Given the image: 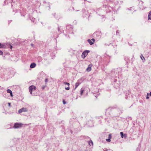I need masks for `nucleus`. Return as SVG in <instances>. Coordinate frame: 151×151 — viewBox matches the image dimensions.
Instances as JSON below:
<instances>
[{
    "label": "nucleus",
    "instance_id": "c03bdc74",
    "mask_svg": "<svg viewBox=\"0 0 151 151\" xmlns=\"http://www.w3.org/2000/svg\"><path fill=\"white\" fill-rule=\"evenodd\" d=\"M9 48L10 49H12V48H13V47H12V45H10V46H9Z\"/></svg>",
    "mask_w": 151,
    "mask_h": 151
},
{
    "label": "nucleus",
    "instance_id": "f8f14e48",
    "mask_svg": "<svg viewBox=\"0 0 151 151\" xmlns=\"http://www.w3.org/2000/svg\"><path fill=\"white\" fill-rule=\"evenodd\" d=\"M82 11L83 12V15L85 17H86L87 16H88V11H86L85 9H82Z\"/></svg>",
    "mask_w": 151,
    "mask_h": 151
},
{
    "label": "nucleus",
    "instance_id": "aec40b11",
    "mask_svg": "<svg viewBox=\"0 0 151 151\" xmlns=\"http://www.w3.org/2000/svg\"><path fill=\"white\" fill-rule=\"evenodd\" d=\"M148 17V20H151V11H150L149 13Z\"/></svg>",
    "mask_w": 151,
    "mask_h": 151
},
{
    "label": "nucleus",
    "instance_id": "a19ab883",
    "mask_svg": "<svg viewBox=\"0 0 151 151\" xmlns=\"http://www.w3.org/2000/svg\"><path fill=\"white\" fill-rule=\"evenodd\" d=\"M149 93H147V96H146V98L147 99H149Z\"/></svg>",
    "mask_w": 151,
    "mask_h": 151
},
{
    "label": "nucleus",
    "instance_id": "4468645a",
    "mask_svg": "<svg viewBox=\"0 0 151 151\" xmlns=\"http://www.w3.org/2000/svg\"><path fill=\"white\" fill-rule=\"evenodd\" d=\"M36 66V64L34 63H32L30 65V68H35Z\"/></svg>",
    "mask_w": 151,
    "mask_h": 151
},
{
    "label": "nucleus",
    "instance_id": "4be33fe9",
    "mask_svg": "<svg viewBox=\"0 0 151 151\" xmlns=\"http://www.w3.org/2000/svg\"><path fill=\"white\" fill-rule=\"evenodd\" d=\"M22 110L23 112H26L28 110V109L26 108H22Z\"/></svg>",
    "mask_w": 151,
    "mask_h": 151
},
{
    "label": "nucleus",
    "instance_id": "6e6552de",
    "mask_svg": "<svg viewBox=\"0 0 151 151\" xmlns=\"http://www.w3.org/2000/svg\"><path fill=\"white\" fill-rule=\"evenodd\" d=\"M23 124L21 123H15L14 124L13 128L14 129L19 128L22 127Z\"/></svg>",
    "mask_w": 151,
    "mask_h": 151
},
{
    "label": "nucleus",
    "instance_id": "9b49d317",
    "mask_svg": "<svg viewBox=\"0 0 151 151\" xmlns=\"http://www.w3.org/2000/svg\"><path fill=\"white\" fill-rule=\"evenodd\" d=\"M36 88V86L34 85H32L29 87V92L31 94H32V91L35 90Z\"/></svg>",
    "mask_w": 151,
    "mask_h": 151
},
{
    "label": "nucleus",
    "instance_id": "423d86ee",
    "mask_svg": "<svg viewBox=\"0 0 151 151\" xmlns=\"http://www.w3.org/2000/svg\"><path fill=\"white\" fill-rule=\"evenodd\" d=\"M82 137H84V140L86 139L87 140H88L87 142L90 146H93V142L89 137L86 136H83Z\"/></svg>",
    "mask_w": 151,
    "mask_h": 151
},
{
    "label": "nucleus",
    "instance_id": "72a5a7b5",
    "mask_svg": "<svg viewBox=\"0 0 151 151\" xmlns=\"http://www.w3.org/2000/svg\"><path fill=\"white\" fill-rule=\"evenodd\" d=\"M83 136H81L79 138V139L80 140H84V137H83Z\"/></svg>",
    "mask_w": 151,
    "mask_h": 151
},
{
    "label": "nucleus",
    "instance_id": "13d9d810",
    "mask_svg": "<svg viewBox=\"0 0 151 151\" xmlns=\"http://www.w3.org/2000/svg\"><path fill=\"white\" fill-rule=\"evenodd\" d=\"M0 87H1V86H0Z\"/></svg>",
    "mask_w": 151,
    "mask_h": 151
},
{
    "label": "nucleus",
    "instance_id": "bb28decb",
    "mask_svg": "<svg viewBox=\"0 0 151 151\" xmlns=\"http://www.w3.org/2000/svg\"><path fill=\"white\" fill-rule=\"evenodd\" d=\"M127 10H129V11H133L134 10V9L133 8V7H131L129 8H128L127 9Z\"/></svg>",
    "mask_w": 151,
    "mask_h": 151
},
{
    "label": "nucleus",
    "instance_id": "f704fd0d",
    "mask_svg": "<svg viewBox=\"0 0 151 151\" xmlns=\"http://www.w3.org/2000/svg\"><path fill=\"white\" fill-rule=\"evenodd\" d=\"M64 84L65 85H67L69 86L70 85V83H68L66 82H64Z\"/></svg>",
    "mask_w": 151,
    "mask_h": 151
},
{
    "label": "nucleus",
    "instance_id": "2eb2a0df",
    "mask_svg": "<svg viewBox=\"0 0 151 151\" xmlns=\"http://www.w3.org/2000/svg\"><path fill=\"white\" fill-rule=\"evenodd\" d=\"M6 47V46L4 43L0 42V48H5Z\"/></svg>",
    "mask_w": 151,
    "mask_h": 151
},
{
    "label": "nucleus",
    "instance_id": "de8ad7c7",
    "mask_svg": "<svg viewBox=\"0 0 151 151\" xmlns=\"http://www.w3.org/2000/svg\"><path fill=\"white\" fill-rule=\"evenodd\" d=\"M149 95H150V96H151V92L150 93H149Z\"/></svg>",
    "mask_w": 151,
    "mask_h": 151
},
{
    "label": "nucleus",
    "instance_id": "e433bc0d",
    "mask_svg": "<svg viewBox=\"0 0 151 151\" xmlns=\"http://www.w3.org/2000/svg\"><path fill=\"white\" fill-rule=\"evenodd\" d=\"M65 89L67 90H69L70 89V87L69 86L67 87H65Z\"/></svg>",
    "mask_w": 151,
    "mask_h": 151
},
{
    "label": "nucleus",
    "instance_id": "c756f323",
    "mask_svg": "<svg viewBox=\"0 0 151 151\" xmlns=\"http://www.w3.org/2000/svg\"><path fill=\"white\" fill-rule=\"evenodd\" d=\"M93 94H94V96H95V97L97 98V96L99 95V93H97V94H96V93H93Z\"/></svg>",
    "mask_w": 151,
    "mask_h": 151
},
{
    "label": "nucleus",
    "instance_id": "9d476101",
    "mask_svg": "<svg viewBox=\"0 0 151 151\" xmlns=\"http://www.w3.org/2000/svg\"><path fill=\"white\" fill-rule=\"evenodd\" d=\"M90 51L89 50H86L84 51L82 54L81 57L83 59H84L88 55V53Z\"/></svg>",
    "mask_w": 151,
    "mask_h": 151
},
{
    "label": "nucleus",
    "instance_id": "4d7b16f0",
    "mask_svg": "<svg viewBox=\"0 0 151 151\" xmlns=\"http://www.w3.org/2000/svg\"><path fill=\"white\" fill-rule=\"evenodd\" d=\"M133 59V58H132V59Z\"/></svg>",
    "mask_w": 151,
    "mask_h": 151
},
{
    "label": "nucleus",
    "instance_id": "473e14b6",
    "mask_svg": "<svg viewBox=\"0 0 151 151\" xmlns=\"http://www.w3.org/2000/svg\"><path fill=\"white\" fill-rule=\"evenodd\" d=\"M63 104H65L67 103L66 101L64 99H63Z\"/></svg>",
    "mask_w": 151,
    "mask_h": 151
},
{
    "label": "nucleus",
    "instance_id": "c9c22d12",
    "mask_svg": "<svg viewBox=\"0 0 151 151\" xmlns=\"http://www.w3.org/2000/svg\"><path fill=\"white\" fill-rule=\"evenodd\" d=\"M46 85H43V86H42V89H45V88L46 87Z\"/></svg>",
    "mask_w": 151,
    "mask_h": 151
},
{
    "label": "nucleus",
    "instance_id": "cd10ccee",
    "mask_svg": "<svg viewBox=\"0 0 151 151\" xmlns=\"http://www.w3.org/2000/svg\"><path fill=\"white\" fill-rule=\"evenodd\" d=\"M30 19L33 22H35V18L30 17Z\"/></svg>",
    "mask_w": 151,
    "mask_h": 151
},
{
    "label": "nucleus",
    "instance_id": "6e6d98bb",
    "mask_svg": "<svg viewBox=\"0 0 151 151\" xmlns=\"http://www.w3.org/2000/svg\"><path fill=\"white\" fill-rule=\"evenodd\" d=\"M90 15H88V17H90Z\"/></svg>",
    "mask_w": 151,
    "mask_h": 151
},
{
    "label": "nucleus",
    "instance_id": "f257e3e1",
    "mask_svg": "<svg viewBox=\"0 0 151 151\" xmlns=\"http://www.w3.org/2000/svg\"><path fill=\"white\" fill-rule=\"evenodd\" d=\"M109 3L107 5H104L103 6V9L98 8L96 10V13L99 15L104 17L103 14L105 12L106 13L110 12L111 10L115 11L116 9V6L118 5V1L117 0H109Z\"/></svg>",
    "mask_w": 151,
    "mask_h": 151
},
{
    "label": "nucleus",
    "instance_id": "09e8293b",
    "mask_svg": "<svg viewBox=\"0 0 151 151\" xmlns=\"http://www.w3.org/2000/svg\"><path fill=\"white\" fill-rule=\"evenodd\" d=\"M12 20L9 21V23L11 22H12Z\"/></svg>",
    "mask_w": 151,
    "mask_h": 151
},
{
    "label": "nucleus",
    "instance_id": "39448f33",
    "mask_svg": "<svg viewBox=\"0 0 151 151\" xmlns=\"http://www.w3.org/2000/svg\"><path fill=\"white\" fill-rule=\"evenodd\" d=\"M119 71H121L120 68H117L114 70V71H112L111 72V73L113 76L116 78H117V77L119 75Z\"/></svg>",
    "mask_w": 151,
    "mask_h": 151
},
{
    "label": "nucleus",
    "instance_id": "b1692460",
    "mask_svg": "<svg viewBox=\"0 0 151 151\" xmlns=\"http://www.w3.org/2000/svg\"><path fill=\"white\" fill-rule=\"evenodd\" d=\"M84 91V90L83 88H82L81 89L80 91V95L81 96H82L83 93V92Z\"/></svg>",
    "mask_w": 151,
    "mask_h": 151
},
{
    "label": "nucleus",
    "instance_id": "603ef678",
    "mask_svg": "<svg viewBox=\"0 0 151 151\" xmlns=\"http://www.w3.org/2000/svg\"><path fill=\"white\" fill-rule=\"evenodd\" d=\"M49 9H50V6H49Z\"/></svg>",
    "mask_w": 151,
    "mask_h": 151
},
{
    "label": "nucleus",
    "instance_id": "ddd939ff",
    "mask_svg": "<svg viewBox=\"0 0 151 151\" xmlns=\"http://www.w3.org/2000/svg\"><path fill=\"white\" fill-rule=\"evenodd\" d=\"M120 134L121 136V137L122 138H124L126 139L127 137V135L126 134H124L123 132H120Z\"/></svg>",
    "mask_w": 151,
    "mask_h": 151
},
{
    "label": "nucleus",
    "instance_id": "a211bd4d",
    "mask_svg": "<svg viewBox=\"0 0 151 151\" xmlns=\"http://www.w3.org/2000/svg\"><path fill=\"white\" fill-rule=\"evenodd\" d=\"M91 65H89L87 67V68L86 69V70L88 72H89L90 71L91 69Z\"/></svg>",
    "mask_w": 151,
    "mask_h": 151
},
{
    "label": "nucleus",
    "instance_id": "a878e982",
    "mask_svg": "<svg viewBox=\"0 0 151 151\" xmlns=\"http://www.w3.org/2000/svg\"><path fill=\"white\" fill-rule=\"evenodd\" d=\"M58 34H60L62 32L60 31V28L59 27H58Z\"/></svg>",
    "mask_w": 151,
    "mask_h": 151
},
{
    "label": "nucleus",
    "instance_id": "3c124183",
    "mask_svg": "<svg viewBox=\"0 0 151 151\" xmlns=\"http://www.w3.org/2000/svg\"><path fill=\"white\" fill-rule=\"evenodd\" d=\"M34 45V44H31V45L32 46H33Z\"/></svg>",
    "mask_w": 151,
    "mask_h": 151
},
{
    "label": "nucleus",
    "instance_id": "7ed1b4c3",
    "mask_svg": "<svg viewBox=\"0 0 151 151\" xmlns=\"http://www.w3.org/2000/svg\"><path fill=\"white\" fill-rule=\"evenodd\" d=\"M101 33L100 31H96L93 34L92 37L96 40H99L101 37Z\"/></svg>",
    "mask_w": 151,
    "mask_h": 151
},
{
    "label": "nucleus",
    "instance_id": "f03ea898",
    "mask_svg": "<svg viewBox=\"0 0 151 151\" xmlns=\"http://www.w3.org/2000/svg\"><path fill=\"white\" fill-rule=\"evenodd\" d=\"M112 80L113 81L112 83L113 86L116 88L119 87L120 85V82L119 78V77L116 78V79H114Z\"/></svg>",
    "mask_w": 151,
    "mask_h": 151
},
{
    "label": "nucleus",
    "instance_id": "20e7f679",
    "mask_svg": "<svg viewBox=\"0 0 151 151\" xmlns=\"http://www.w3.org/2000/svg\"><path fill=\"white\" fill-rule=\"evenodd\" d=\"M66 31L67 33H71L72 34H74V33L73 32V28L71 25H67L66 26Z\"/></svg>",
    "mask_w": 151,
    "mask_h": 151
},
{
    "label": "nucleus",
    "instance_id": "c85d7f7f",
    "mask_svg": "<svg viewBox=\"0 0 151 151\" xmlns=\"http://www.w3.org/2000/svg\"><path fill=\"white\" fill-rule=\"evenodd\" d=\"M20 14L21 16H24L26 14L25 13H22L21 12H20Z\"/></svg>",
    "mask_w": 151,
    "mask_h": 151
},
{
    "label": "nucleus",
    "instance_id": "49530a36",
    "mask_svg": "<svg viewBox=\"0 0 151 151\" xmlns=\"http://www.w3.org/2000/svg\"><path fill=\"white\" fill-rule=\"evenodd\" d=\"M70 132L71 133V134H73V131H72V130H70Z\"/></svg>",
    "mask_w": 151,
    "mask_h": 151
},
{
    "label": "nucleus",
    "instance_id": "393cba45",
    "mask_svg": "<svg viewBox=\"0 0 151 151\" xmlns=\"http://www.w3.org/2000/svg\"><path fill=\"white\" fill-rule=\"evenodd\" d=\"M37 60H38V62H41L42 60V58L40 56H38L37 57Z\"/></svg>",
    "mask_w": 151,
    "mask_h": 151
},
{
    "label": "nucleus",
    "instance_id": "7c9ffc66",
    "mask_svg": "<svg viewBox=\"0 0 151 151\" xmlns=\"http://www.w3.org/2000/svg\"><path fill=\"white\" fill-rule=\"evenodd\" d=\"M22 112H23V111H22V108L21 109H19L18 111V113L19 114L21 113Z\"/></svg>",
    "mask_w": 151,
    "mask_h": 151
},
{
    "label": "nucleus",
    "instance_id": "ea45409f",
    "mask_svg": "<svg viewBox=\"0 0 151 151\" xmlns=\"http://www.w3.org/2000/svg\"><path fill=\"white\" fill-rule=\"evenodd\" d=\"M3 54V52L2 51L0 50V55H2Z\"/></svg>",
    "mask_w": 151,
    "mask_h": 151
},
{
    "label": "nucleus",
    "instance_id": "37998d69",
    "mask_svg": "<svg viewBox=\"0 0 151 151\" xmlns=\"http://www.w3.org/2000/svg\"><path fill=\"white\" fill-rule=\"evenodd\" d=\"M48 81V78H46L45 79V82H46V83H47V82Z\"/></svg>",
    "mask_w": 151,
    "mask_h": 151
},
{
    "label": "nucleus",
    "instance_id": "5fc2aeb1",
    "mask_svg": "<svg viewBox=\"0 0 151 151\" xmlns=\"http://www.w3.org/2000/svg\"><path fill=\"white\" fill-rule=\"evenodd\" d=\"M108 151V150H104V151Z\"/></svg>",
    "mask_w": 151,
    "mask_h": 151
},
{
    "label": "nucleus",
    "instance_id": "f3484780",
    "mask_svg": "<svg viewBox=\"0 0 151 151\" xmlns=\"http://www.w3.org/2000/svg\"><path fill=\"white\" fill-rule=\"evenodd\" d=\"M112 137L111 134H109L108 138L106 139V141L108 142H110L111 141V139Z\"/></svg>",
    "mask_w": 151,
    "mask_h": 151
},
{
    "label": "nucleus",
    "instance_id": "6ab92c4d",
    "mask_svg": "<svg viewBox=\"0 0 151 151\" xmlns=\"http://www.w3.org/2000/svg\"><path fill=\"white\" fill-rule=\"evenodd\" d=\"M7 92L8 93L10 94V95L11 96H13V95L12 91L9 89H8L7 90Z\"/></svg>",
    "mask_w": 151,
    "mask_h": 151
},
{
    "label": "nucleus",
    "instance_id": "dca6fc26",
    "mask_svg": "<svg viewBox=\"0 0 151 151\" xmlns=\"http://www.w3.org/2000/svg\"><path fill=\"white\" fill-rule=\"evenodd\" d=\"M124 60L126 61V63H127L129 61V58L127 56H124Z\"/></svg>",
    "mask_w": 151,
    "mask_h": 151
},
{
    "label": "nucleus",
    "instance_id": "58836bf2",
    "mask_svg": "<svg viewBox=\"0 0 151 151\" xmlns=\"http://www.w3.org/2000/svg\"><path fill=\"white\" fill-rule=\"evenodd\" d=\"M95 38H92V39H91V41H93L92 42H93V43H94V42L95 41Z\"/></svg>",
    "mask_w": 151,
    "mask_h": 151
},
{
    "label": "nucleus",
    "instance_id": "2f4dec72",
    "mask_svg": "<svg viewBox=\"0 0 151 151\" xmlns=\"http://www.w3.org/2000/svg\"><path fill=\"white\" fill-rule=\"evenodd\" d=\"M140 57H141V59L143 60H145V58L142 55L141 56H140Z\"/></svg>",
    "mask_w": 151,
    "mask_h": 151
},
{
    "label": "nucleus",
    "instance_id": "1a4fd4ad",
    "mask_svg": "<svg viewBox=\"0 0 151 151\" xmlns=\"http://www.w3.org/2000/svg\"><path fill=\"white\" fill-rule=\"evenodd\" d=\"M111 58V57L110 56H109L106 54H105L104 60L106 63H109L110 62V59Z\"/></svg>",
    "mask_w": 151,
    "mask_h": 151
},
{
    "label": "nucleus",
    "instance_id": "5701e85b",
    "mask_svg": "<svg viewBox=\"0 0 151 151\" xmlns=\"http://www.w3.org/2000/svg\"><path fill=\"white\" fill-rule=\"evenodd\" d=\"M87 41L90 45H92L94 44L93 42H92L91 40L88 39Z\"/></svg>",
    "mask_w": 151,
    "mask_h": 151
},
{
    "label": "nucleus",
    "instance_id": "0eeeda50",
    "mask_svg": "<svg viewBox=\"0 0 151 151\" xmlns=\"http://www.w3.org/2000/svg\"><path fill=\"white\" fill-rule=\"evenodd\" d=\"M115 108H114L113 107L112 108L111 107H109L108 109V110H109V109H111V110L112 109V110H113V111H117L118 112V113L116 115V116H118V115H120V114H121L122 113V111L120 109H118V108L114 109Z\"/></svg>",
    "mask_w": 151,
    "mask_h": 151
},
{
    "label": "nucleus",
    "instance_id": "a18cd8bd",
    "mask_svg": "<svg viewBox=\"0 0 151 151\" xmlns=\"http://www.w3.org/2000/svg\"><path fill=\"white\" fill-rule=\"evenodd\" d=\"M8 106H10V105H11V103H8Z\"/></svg>",
    "mask_w": 151,
    "mask_h": 151
},
{
    "label": "nucleus",
    "instance_id": "8fccbe9b",
    "mask_svg": "<svg viewBox=\"0 0 151 151\" xmlns=\"http://www.w3.org/2000/svg\"><path fill=\"white\" fill-rule=\"evenodd\" d=\"M55 13H54V14H53V15L55 17Z\"/></svg>",
    "mask_w": 151,
    "mask_h": 151
},
{
    "label": "nucleus",
    "instance_id": "4c0bfd02",
    "mask_svg": "<svg viewBox=\"0 0 151 151\" xmlns=\"http://www.w3.org/2000/svg\"><path fill=\"white\" fill-rule=\"evenodd\" d=\"M136 151H140V148L139 147H137L136 149Z\"/></svg>",
    "mask_w": 151,
    "mask_h": 151
},
{
    "label": "nucleus",
    "instance_id": "864d4df0",
    "mask_svg": "<svg viewBox=\"0 0 151 151\" xmlns=\"http://www.w3.org/2000/svg\"><path fill=\"white\" fill-rule=\"evenodd\" d=\"M65 35L66 37L67 36V35L65 34Z\"/></svg>",
    "mask_w": 151,
    "mask_h": 151
},
{
    "label": "nucleus",
    "instance_id": "412c9836",
    "mask_svg": "<svg viewBox=\"0 0 151 151\" xmlns=\"http://www.w3.org/2000/svg\"><path fill=\"white\" fill-rule=\"evenodd\" d=\"M80 83H79L78 82H76L75 85V87L74 89V90H75L76 88L79 86Z\"/></svg>",
    "mask_w": 151,
    "mask_h": 151
},
{
    "label": "nucleus",
    "instance_id": "79ce46f5",
    "mask_svg": "<svg viewBox=\"0 0 151 151\" xmlns=\"http://www.w3.org/2000/svg\"><path fill=\"white\" fill-rule=\"evenodd\" d=\"M116 35H118V34L119 33V32L118 30H117L116 31Z\"/></svg>",
    "mask_w": 151,
    "mask_h": 151
}]
</instances>
